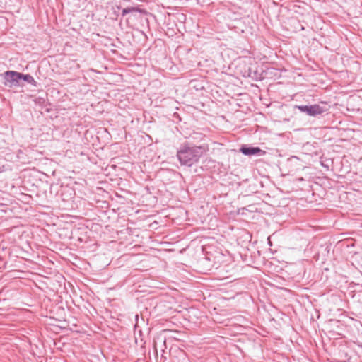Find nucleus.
Here are the masks:
<instances>
[{
  "instance_id": "3",
  "label": "nucleus",
  "mask_w": 362,
  "mask_h": 362,
  "mask_svg": "<svg viewBox=\"0 0 362 362\" xmlns=\"http://www.w3.org/2000/svg\"><path fill=\"white\" fill-rule=\"evenodd\" d=\"M4 85L8 87H16L20 86L21 73L15 71H7L3 74Z\"/></svg>"
},
{
  "instance_id": "4",
  "label": "nucleus",
  "mask_w": 362,
  "mask_h": 362,
  "mask_svg": "<svg viewBox=\"0 0 362 362\" xmlns=\"http://www.w3.org/2000/svg\"><path fill=\"white\" fill-rule=\"evenodd\" d=\"M240 151L246 156H252L264 153V151L259 147H250L247 146H241Z\"/></svg>"
},
{
  "instance_id": "5",
  "label": "nucleus",
  "mask_w": 362,
  "mask_h": 362,
  "mask_svg": "<svg viewBox=\"0 0 362 362\" xmlns=\"http://www.w3.org/2000/svg\"><path fill=\"white\" fill-rule=\"evenodd\" d=\"M133 12H137L142 13H144V10L139 8V7H127L122 10V16H125L127 13H133Z\"/></svg>"
},
{
  "instance_id": "2",
  "label": "nucleus",
  "mask_w": 362,
  "mask_h": 362,
  "mask_svg": "<svg viewBox=\"0 0 362 362\" xmlns=\"http://www.w3.org/2000/svg\"><path fill=\"white\" fill-rule=\"evenodd\" d=\"M296 108L299 110L301 112H304L312 117L321 115L327 110L325 107L320 106L317 104L311 105H296Z\"/></svg>"
},
{
  "instance_id": "6",
  "label": "nucleus",
  "mask_w": 362,
  "mask_h": 362,
  "mask_svg": "<svg viewBox=\"0 0 362 362\" xmlns=\"http://www.w3.org/2000/svg\"><path fill=\"white\" fill-rule=\"evenodd\" d=\"M21 79L25 81H26V82H28L30 84H32V85H34V86L36 85L35 80L30 74H23L21 73Z\"/></svg>"
},
{
  "instance_id": "1",
  "label": "nucleus",
  "mask_w": 362,
  "mask_h": 362,
  "mask_svg": "<svg viewBox=\"0 0 362 362\" xmlns=\"http://www.w3.org/2000/svg\"><path fill=\"white\" fill-rule=\"evenodd\" d=\"M204 152V149L202 146L184 144L177 150L176 156L181 165L192 167L199 162Z\"/></svg>"
}]
</instances>
